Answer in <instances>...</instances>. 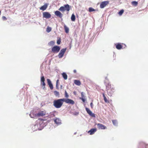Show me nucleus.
Wrapping results in <instances>:
<instances>
[{
	"instance_id": "27",
	"label": "nucleus",
	"mask_w": 148,
	"mask_h": 148,
	"mask_svg": "<svg viewBox=\"0 0 148 148\" xmlns=\"http://www.w3.org/2000/svg\"><path fill=\"white\" fill-rule=\"evenodd\" d=\"M51 30V27H48L46 29V31L47 32H50Z\"/></svg>"
},
{
	"instance_id": "12",
	"label": "nucleus",
	"mask_w": 148,
	"mask_h": 148,
	"mask_svg": "<svg viewBox=\"0 0 148 148\" xmlns=\"http://www.w3.org/2000/svg\"><path fill=\"white\" fill-rule=\"evenodd\" d=\"M86 111L87 113L91 116L95 117V115L94 114L92 113L91 111L90 110L87 108H85Z\"/></svg>"
},
{
	"instance_id": "46",
	"label": "nucleus",
	"mask_w": 148,
	"mask_h": 148,
	"mask_svg": "<svg viewBox=\"0 0 148 148\" xmlns=\"http://www.w3.org/2000/svg\"><path fill=\"white\" fill-rule=\"evenodd\" d=\"M76 134V132L74 133V135H75V134Z\"/></svg>"
},
{
	"instance_id": "35",
	"label": "nucleus",
	"mask_w": 148,
	"mask_h": 148,
	"mask_svg": "<svg viewBox=\"0 0 148 148\" xmlns=\"http://www.w3.org/2000/svg\"><path fill=\"white\" fill-rule=\"evenodd\" d=\"M47 83H51V82L49 79H47Z\"/></svg>"
},
{
	"instance_id": "36",
	"label": "nucleus",
	"mask_w": 148,
	"mask_h": 148,
	"mask_svg": "<svg viewBox=\"0 0 148 148\" xmlns=\"http://www.w3.org/2000/svg\"><path fill=\"white\" fill-rule=\"evenodd\" d=\"M84 97H82V98H80V99H81L82 101H83V102H85V99L84 98Z\"/></svg>"
},
{
	"instance_id": "34",
	"label": "nucleus",
	"mask_w": 148,
	"mask_h": 148,
	"mask_svg": "<svg viewBox=\"0 0 148 148\" xmlns=\"http://www.w3.org/2000/svg\"><path fill=\"white\" fill-rule=\"evenodd\" d=\"M45 84H42V85H41V86L42 88L45 89Z\"/></svg>"
},
{
	"instance_id": "13",
	"label": "nucleus",
	"mask_w": 148,
	"mask_h": 148,
	"mask_svg": "<svg viewBox=\"0 0 148 148\" xmlns=\"http://www.w3.org/2000/svg\"><path fill=\"white\" fill-rule=\"evenodd\" d=\"M54 14L56 16L60 18H62L63 16V14L60 11L58 10L55 11Z\"/></svg>"
},
{
	"instance_id": "33",
	"label": "nucleus",
	"mask_w": 148,
	"mask_h": 148,
	"mask_svg": "<svg viewBox=\"0 0 148 148\" xmlns=\"http://www.w3.org/2000/svg\"><path fill=\"white\" fill-rule=\"evenodd\" d=\"M49 86V87L51 89H53V84H48Z\"/></svg>"
},
{
	"instance_id": "17",
	"label": "nucleus",
	"mask_w": 148,
	"mask_h": 148,
	"mask_svg": "<svg viewBox=\"0 0 148 148\" xmlns=\"http://www.w3.org/2000/svg\"><path fill=\"white\" fill-rule=\"evenodd\" d=\"M48 6V4L47 3H45L44 4V5L42 6L40 8V10L44 11L47 8Z\"/></svg>"
},
{
	"instance_id": "7",
	"label": "nucleus",
	"mask_w": 148,
	"mask_h": 148,
	"mask_svg": "<svg viewBox=\"0 0 148 148\" xmlns=\"http://www.w3.org/2000/svg\"><path fill=\"white\" fill-rule=\"evenodd\" d=\"M66 49V48L62 49L58 54V57L59 58H61L63 56L64 53L65 52Z\"/></svg>"
},
{
	"instance_id": "18",
	"label": "nucleus",
	"mask_w": 148,
	"mask_h": 148,
	"mask_svg": "<svg viewBox=\"0 0 148 148\" xmlns=\"http://www.w3.org/2000/svg\"><path fill=\"white\" fill-rule=\"evenodd\" d=\"M62 75L63 77L65 80H66L67 79V75L65 73H63L62 74Z\"/></svg>"
},
{
	"instance_id": "44",
	"label": "nucleus",
	"mask_w": 148,
	"mask_h": 148,
	"mask_svg": "<svg viewBox=\"0 0 148 148\" xmlns=\"http://www.w3.org/2000/svg\"><path fill=\"white\" fill-rule=\"evenodd\" d=\"M76 84L77 85H78V86H80L81 84Z\"/></svg>"
},
{
	"instance_id": "38",
	"label": "nucleus",
	"mask_w": 148,
	"mask_h": 148,
	"mask_svg": "<svg viewBox=\"0 0 148 148\" xmlns=\"http://www.w3.org/2000/svg\"><path fill=\"white\" fill-rule=\"evenodd\" d=\"M81 96H82V97H84V95H83V92H81Z\"/></svg>"
},
{
	"instance_id": "20",
	"label": "nucleus",
	"mask_w": 148,
	"mask_h": 148,
	"mask_svg": "<svg viewBox=\"0 0 148 148\" xmlns=\"http://www.w3.org/2000/svg\"><path fill=\"white\" fill-rule=\"evenodd\" d=\"M103 97L104 100L105 102L106 103H109V101L107 99L106 97L105 96V95L104 94H103Z\"/></svg>"
},
{
	"instance_id": "4",
	"label": "nucleus",
	"mask_w": 148,
	"mask_h": 148,
	"mask_svg": "<svg viewBox=\"0 0 148 148\" xmlns=\"http://www.w3.org/2000/svg\"><path fill=\"white\" fill-rule=\"evenodd\" d=\"M58 10L62 12L66 11L67 12H69L70 10V7L68 4H67L64 5V6L61 7Z\"/></svg>"
},
{
	"instance_id": "43",
	"label": "nucleus",
	"mask_w": 148,
	"mask_h": 148,
	"mask_svg": "<svg viewBox=\"0 0 148 148\" xmlns=\"http://www.w3.org/2000/svg\"><path fill=\"white\" fill-rule=\"evenodd\" d=\"M78 114H79L78 112H76V113H75V115H77Z\"/></svg>"
},
{
	"instance_id": "21",
	"label": "nucleus",
	"mask_w": 148,
	"mask_h": 148,
	"mask_svg": "<svg viewBox=\"0 0 148 148\" xmlns=\"http://www.w3.org/2000/svg\"><path fill=\"white\" fill-rule=\"evenodd\" d=\"M112 122L113 125L115 126H116L117 125H118V122L116 120H112Z\"/></svg>"
},
{
	"instance_id": "15",
	"label": "nucleus",
	"mask_w": 148,
	"mask_h": 148,
	"mask_svg": "<svg viewBox=\"0 0 148 148\" xmlns=\"http://www.w3.org/2000/svg\"><path fill=\"white\" fill-rule=\"evenodd\" d=\"M97 126L98 127L99 129L103 130L105 129L106 128V126L100 123L97 124Z\"/></svg>"
},
{
	"instance_id": "29",
	"label": "nucleus",
	"mask_w": 148,
	"mask_h": 148,
	"mask_svg": "<svg viewBox=\"0 0 148 148\" xmlns=\"http://www.w3.org/2000/svg\"><path fill=\"white\" fill-rule=\"evenodd\" d=\"M95 11V10L92 8L90 7L89 8V11L90 12L94 11Z\"/></svg>"
},
{
	"instance_id": "19",
	"label": "nucleus",
	"mask_w": 148,
	"mask_h": 148,
	"mask_svg": "<svg viewBox=\"0 0 148 148\" xmlns=\"http://www.w3.org/2000/svg\"><path fill=\"white\" fill-rule=\"evenodd\" d=\"M64 28L65 30V32L66 33H68L69 32V28L65 25H64Z\"/></svg>"
},
{
	"instance_id": "5",
	"label": "nucleus",
	"mask_w": 148,
	"mask_h": 148,
	"mask_svg": "<svg viewBox=\"0 0 148 148\" xmlns=\"http://www.w3.org/2000/svg\"><path fill=\"white\" fill-rule=\"evenodd\" d=\"M60 47L58 46H55L53 47L51 49V51L53 53H58L60 50Z\"/></svg>"
},
{
	"instance_id": "9",
	"label": "nucleus",
	"mask_w": 148,
	"mask_h": 148,
	"mask_svg": "<svg viewBox=\"0 0 148 148\" xmlns=\"http://www.w3.org/2000/svg\"><path fill=\"white\" fill-rule=\"evenodd\" d=\"M64 99V102H65L66 103L69 104H71V105H73L74 103V101L71 99Z\"/></svg>"
},
{
	"instance_id": "31",
	"label": "nucleus",
	"mask_w": 148,
	"mask_h": 148,
	"mask_svg": "<svg viewBox=\"0 0 148 148\" xmlns=\"http://www.w3.org/2000/svg\"><path fill=\"white\" fill-rule=\"evenodd\" d=\"M61 42V39L60 38H59V39L57 40V43L58 45H60V44Z\"/></svg>"
},
{
	"instance_id": "28",
	"label": "nucleus",
	"mask_w": 148,
	"mask_h": 148,
	"mask_svg": "<svg viewBox=\"0 0 148 148\" xmlns=\"http://www.w3.org/2000/svg\"><path fill=\"white\" fill-rule=\"evenodd\" d=\"M124 10H121L119 12H118V14L120 16H121L122 14L124 12Z\"/></svg>"
},
{
	"instance_id": "16",
	"label": "nucleus",
	"mask_w": 148,
	"mask_h": 148,
	"mask_svg": "<svg viewBox=\"0 0 148 148\" xmlns=\"http://www.w3.org/2000/svg\"><path fill=\"white\" fill-rule=\"evenodd\" d=\"M97 131V129L96 128H92L90 130H89L88 133H89L90 135H92L95 132Z\"/></svg>"
},
{
	"instance_id": "40",
	"label": "nucleus",
	"mask_w": 148,
	"mask_h": 148,
	"mask_svg": "<svg viewBox=\"0 0 148 148\" xmlns=\"http://www.w3.org/2000/svg\"><path fill=\"white\" fill-rule=\"evenodd\" d=\"M93 103H92V102H91L90 103V106L91 107V108H92L93 107Z\"/></svg>"
},
{
	"instance_id": "42",
	"label": "nucleus",
	"mask_w": 148,
	"mask_h": 148,
	"mask_svg": "<svg viewBox=\"0 0 148 148\" xmlns=\"http://www.w3.org/2000/svg\"><path fill=\"white\" fill-rule=\"evenodd\" d=\"M59 80L58 79L56 81V83H58V82H59Z\"/></svg>"
},
{
	"instance_id": "8",
	"label": "nucleus",
	"mask_w": 148,
	"mask_h": 148,
	"mask_svg": "<svg viewBox=\"0 0 148 148\" xmlns=\"http://www.w3.org/2000/svg\"><path fill=\"white\" fill-rule=\"evenodd\" d=\"M109 4V1L102 2L100 4V7L101 8H103Z\"/></svg>"
},
{
	"instance_id": "37",
	"label": "nucleus",
	"mask_w": 148,
	"mask_h": 148,
	"mask_svg": "<svg viewBox=\"0 0 148 148\" xmlns=\"http://www.w3.org/2000/svg\"><path fill=\"white\" fill-rule=\"evenodd\" d=\"M2 19L3 20H7V18L5 16H3L2 17Z\"/></svg>"
},
{
	"instance_id": "14",
	"label": "nucleus",
	"mask_w": 148,
	"mask_h": 148,
	"mask_svg": "<svg viewBox=\"0 0 148 148\" xmlns=\"http://www.w3.org/2000/svg\"><path fill=\"white\" fill-rule=\"evenodd\" d=\"M115 45H116V48L118 49H120L122 48L123 45H124L125 47L126 46V45L125 44L123 43L121 45L120 43H118L115 44Z\"/></svg>"
},
{
	"instance_id": "24",
	"label": "nucleus",
	"mask_w": 148,
	"mask_h": 148,
	"mask_svg": "<svg viewBox=\"0 0 148 148\" xmlns=\"http://www.w3.org/2000/svg\"><path fill=\"white\" fill-rule=\"evenodd\" d=\"M54 44H55V42L53 41H51L48 43L49 45L51 46L53 45H54Z\"/></svg>"
},
{
	"instance_id": "22",
	"label": "nucleus",
	"mask_w": 148,
	"mask_h": 148,
	"mask_svg": "<svg viewBox=\"0 0 148 148\" xmlns=\"http://www.w3.org/2000/svg\"><path fill=\"white\" fill-rule=\"evenodd\" d=\"M71 19L72 21H75V17L74 14H73L72 15Z\"/></svg>"
},
{
	"instance_id": "25",
	"label": "nucleus",
	"mask_w": 148,
	"mask_h": 148,
	"mask_svg": "<svg viewBox=\"0 0 148 148\" xmlns=\"http://www.w3.org/2000/svg\"><path fill=\"white\" fill-rule=\"evenodd\" d=\"M45 80V78L44 76H42L41 78V83H45L44 82Z\"/></svg>"
},
{
	"instance_id": "39",
	"label": "nucleus",
	"mask_w": 148,
	"mask_h": 148,
	"mask_svg": "<svg viewBox=\"0 0 148 148\" xmlns=\"http://www.w3.org/2000/svg\"><path fill=\"white\" fill-rule=\"evenodd\" d=\"M59 84H56V88H57L58 89V86H59Z\"/></svg>"
},
{
	"instance_id": "3",
	"label": "nucleus",
	"mask_w": 148,
	"mask_h": 148,
	"mask_svg": "<svg viewBox=\"0 0 148 148\" xmlns=\"http://www.w3.org/2000/svg\"><path fill=\"white\" fill-rule=\"evenodd\" d=\"M106 86L108 95L110 97L112 96L114 91V88L113 87L111 88L110 84H106Z\"/></svg>"
},
{
	"instance_id": "10",
	"label": "nucleus",
	"mask_w": 148,
	"mask_h": 148,
	"mask_svg": "<svg viewBox=\"0 0 148 148\" xmlns=\"http://www.w3.org/2000/svg\"><path fill=\"white\" fill-rule=\"evenodd\" d=\"M51 14L48 12H44L43 13V18H51Z\"/></svg>"
},
{
	"instance_id": "45",
	"label": "nucleus",
	"mask_w": 148,
	"mask_h": 148,
	"mask_svg": "<svg viewBox=\"0 0 148 148\" xmlns=\"http://www.w3.org/2000/svg\"><path fill=\"white\" fill-rule=\"evenodd\" d=\"M29 116H30V117L31 118H33V117H32V116H31V114H29Z\"/></svg>"
},
{
	"instance_id": "41",
	"label": "nucleus",
	"mask_w": 148,
	"mask_h": 148,
	"mask_svg": "<svg viewBox=\"0 0 148 148\" xmlns=\"http://www.w3.org/2000/svg\"><path fill=\"white\" fill-rule=\"evenodd\" d=\"M73 72L74 73H76V72H77V71H76V70H73Z\"/></svg>"
},
{
	"instance_id": "2",
	"label": "nucleus",
	"mask_w": 148,
	"mask_h": 148,
	"mask_svg": "<svg viewBox=\"0 0 148 148\" xmlns=\"http://www.w3.org/2000/svg\"><path fill=\"white\" fill-rule=\"evenodd\" d=\"M64 102V98L55 100L53 102V106L56 108H60L62 106Z\"/></svg>"
},
{
	"instance_id": "1",
	"label": "nucleus",
	"mask_w": 148,
	"mask_h": 148,
	"mask_svg": "<svg viewBox=\"0 0 148 148\" xmlns=\"http://www.w3.org/2000/svg\"><path fill=\"white\" fill-rule=\"evenodd\" d=\"M43 121H37L35 124L31 125V127L33 131H34L38 130H40L43 129L45 125L43 123Z\"/></svg>"
},
{
	"instance_id": "11",
	"label": "nucleus",
	"mask_w": 148,
	"mask_h": 148,
	"mask_svg": "<svg viewBox=\"0 0 148 148\" xmlns=\"http://www.w3.org/2000/svg\"><path fill=\"white\" fill-rule=\"evenodd\" d=\"M46 114V112L45 110L40 111L37 114V116H45Z\"/></svg>"
},
{
	"instance_id": "6",
	"label": "nucleus",
	"mask_w": 148,
	"mask_h": 148,
	"mask_svg": "<svg viewBox=\"0 0 148 148\" xmlns=\"http://www.w3.org/2000/svg\"><path fill=\"white\" fill-rule=\"evenodd\" d=\"M55 123L57 125H59L62 124L61 120L59 118L55 117L53 119Z\"/></svg>"
},
{
	"instance_id": "23",
	"label": "nucleus",
	"mask_w": 148,
	"mask_h": 148,
	"mask_svg": "<svg viewBox=\"0 0 148 148\" xmlns=\"http://www.w3.org/2000/svg\"><path fill=\"white\" fill-rule=\"evenodd\" d=\"M54 94L56 97H59V92L57 91H55L54 92Z\"/></svg>"
},
{
	"instance_id": "26",
	"label": "nucleus",
	"mask_w": 148,
	"mask_h": 148,
	"mask_svg": "<svg viewBox=\"0 0 148 148\" xmlns=\"http://www.w3.org/2000/svg\"><path fill=\"white\" fill-rule=\"evenodd\" d=\"M131 3L132 5H134V6H136L138 4V2L136 1H132Z\"/></svg>"
},
{
	"instance_id": "32",
	"label": "nucleus",
	"mask_w": 148,
	"mask_h": 148,
	"mask_svg": "<svg viewBox=\"0 0 148 148\" xmlns=\"http://www.w3.org/2000/svg\"><path fill=\"white\" fill-rule=\"evenodd\" d=\"M65 97L66 98H68L69 97V96L68 95V94L66 91H65Z\"/></svg>"
},
{
	"instance_id": "30",
	"label": "nucleus",
	"mask_w": 148,
	"mask_h": 148,
	"mask_svg": "<svg viewBox=\"0 0 148 148\" xmlns=\"http://www.w3.org/2000/svg\"><path fill=\"white\" fill-rule=\"evenodd\" d=\"M74 83H80V82L79 80H74Z\"/></svg>"
}]
</instances>
